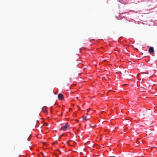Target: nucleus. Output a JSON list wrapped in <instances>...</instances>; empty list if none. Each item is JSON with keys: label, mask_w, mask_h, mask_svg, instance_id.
I'll use <instances>...</instances> for the list:
<instances>
[{"label": "nucleus", "mask_w": 157, "mask_h": 157, "mask_svg": "<svg viewBox=\"0 0 157 157\" xmlns=\"http://www.w3.org/2000/svg\"><path fill=\"white\" fill-rule=\"evenodd\" d=\"M58 98L61 100H62L64 99L63 95L61 94H59L58 96Z\"/></svg>", "instance_id": "f03ea898"}, {"label": "nucleus", "mask_w": 157, "mask_h": 157, "mask_svg": "<svg viewBox=\"0 0 157 157\" xmlns=\"http://www.w3.org/2000/svg\"><path fill=\"white\" fill-rule=\"evenodd\" d=\"M149 52L151 54L153 53L154 52L153 48L152 47H150L149 49Z\"/></svg>", "instance_id": "7ed1b4c3"}, {"label": "nucleus", "mask_w": 157, "mask_h": 157, "mask_svg": "<svg viewBox=\"0 0 157 157\" xmlns=\"http://www.w3.org/2000/svg\"><path fill=\"white\" fill-rule=\"evenodd\" d=\"M44 110V112L45 113H46L47 112V110L46 107H44L43 108V111Z\"/></svg>", "instance_id": "20e7f679"}, {"label": "nucleus", "mask_w": 157, "mask_h": 157, "mask_svg": "<svg viewBox=\"0 0 157 157\" xmlns=\"http://www.w3.org/2000/svg\"><path fill=\"white\" fill-rule=\"evenodd\" d=\"M69 124L68 123H66L65 124L62 126V127L60 128L59 130L66 131L67 130L69 129Z\"/></svg>", "instance_id": "f257e3e1"}, {"label": "nucleus", "mask_w": 157, "mask_h": 157, "mask_svg": "<svg viewBox=\"0 0 157 157\" xmlns=\"http://www.w3.org/2000/svg\"><path fill=\"white\" fill-rule=\"evenodd\" d=\"M86 116L83 117V120H86Z\"/></svg>", "instance_id": "39448f33"}, {"label": "nucleus", "mask_w": 157, "mask_h": 157, "mask_svg": "<svg viewBox=\"0 0 157 157\" xmlns=\"http://www.w3.org/2000/svg\"><path fill=\"white\" fill-rule=\"evenodd\" d=\"M63 136V135H61L60 136V137H61L62 136Z\"/></svg>", "instance_id": "0eeeda50"}, {"label": "nucleus", "mask_w": 157, "mask_h": 157, "mask_svg": "<svg viewBox=\"0 0 157 157\" xmlns=\"http://www.w3.org/2000/svg\"><path fill=\"white\" fill-rule=\"evenodd\" d=\"M70 142V141H68L67 142V144H69Z\"/></svg>", "instance_id": "423d86ee"}]
</instances>
